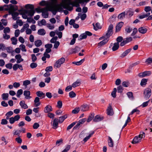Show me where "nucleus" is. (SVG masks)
<instances>
[{
	"mask_svg": "<svg viewBox=\"0 0 152 152\" xmlns=\"http://www.w3.org/2000/svg\"><path fill=\"white\" fill-rule=\"evenodd\" d=\"M13 112L11 111L7 113L5 115L6 116V119L7 120L9 119V118H9V117L13 115Z\"/></svg>",
	"mask_w": 152,
	"mask_h": 152,
	"instance_id": "f704fd0d",
	"label": "nucleus"
},
{
	"mask_svg": "<svg viewBox=\"0 0 152 152\" xmlns=\"http://www.w3.org/2000/svg\"><path fill=\"white\" fill-rule=\"evenodd\" d=\"M9 94L7 93H3L1 95L2 99L3 100H7L8 99Z\"/></svg>",
	"mask_w": 152,
	"mask_h": 152,
	"instance_id": "c756f323",
	"label": "nucleus"
},
{
	"mask_svg": "<svg viewBox=\"0 0 152 152\" xmlns=\"http://www.w3.org/2000/svg\"><path fill=\"white\" fill-rule=\"evenodd\" d=\"M23 95L25 96V98L26 99H30L31 98L30 96V92L28 91H25L23 92Z\"/></svg>",
	"mask_w": 152,
	"mask_h": 152,
	"instance_id": "dca6fc26",
	"label": "nucleus"
},
{
	"mask_svg": "<svg viewBox=\"0 0 152 152\" xmlns=\"http://www.w3.org/2000/svg\"><path fill=\"white\" fill-rule=\"evenodd\" d=\"M108 145L110 147L113 146V142L112 138L110 137H108Z\"/></svg>",
	"mask_w": 152,
	"mask_h": 152,
	"instance_id": "c85d7f7f",
	"label": "nucleus"
},
{
	"mask_svg": "<svg viewBox=\"0 0 152 152\" xmlns=\"http://www.w3.org/2000/svg\"><path fill=\"white\" fill-rule=\"evenodd\" d=\"M46 22L45 20L44 19H42L41 21L39 22L38 23V25L39 26H42V25H45Z\"/></svg>",
	"mask_w": 152,
	"mask_h": 152,
	"instance_id": "58836bf2",
	"label": "nucleus"
},
{
	"mask_svg": "<svg viewBox=\"0 0 152 152\" xmlns=\"http://www.w3.org/2000/svg\"><path fill=\"white\" fill-rule=\"evenodd\" d=\"M28 16L26 11H25L22 14V17L24 19H27L28 18Z\"/></svg>",
	"mask_w": 152,
	"mask_h": 152,
	"instance_id": "680f3d73",
	"label": "nucleus"
},
{
	"mask_svg": "<svg viewBox=\"0 0 152 152\" xmlns=\"http://www.w3.org/2000/svg\"><path fill=\"white\" fill-rule=\"evenodd\" d=\"M69 96L70 98H73L75 97L76 94L73 91H71L69 93Z\"/></svg>",
	"mask_w": 152,
	"mask_h": 152,
	"instance_id": "8fccbe9b",
	"label": "nucleus"
},
{
	"mask_svg": "<svg viewBox=\"0 0 152 152\" xmlns=\"http://www.w3.org/2000/svg\"><path fill=\"white\" fill-rule=\"evenodd\" d=\"M15 57L17 60L16 62L17 64L20 63L23 61V59L22 58L21 55L20 54L16 55Z\"/></svg>",
	"mask_w": 152,
	"mask_h": 152,
	"instance_id": "4468645a",
	"label": "nucleus"
},
{
	"mask_svg": "<svg viewBox=\"0 0 152 152\" xmlns=\"http://www.w3.org/2000/svg\"><path fill=\"white\" fill-rule=\"evenodd\" d=\"M151 7L150 6H146L144 8V10L146 12H148L151 11Z\"/></svg>",
	"mask_w": 152,
	"mask_h": 152,
	"instance_id": "4d7b16f0",
	"label": "nucleus"
},
{
	"mask_svg": "<svg viewBox=\"0 0 152 152\" xmlns=\"http://www.w3.org/2000/svg\"><path fill=\"white\" fill-rule=\"evenodd\" d=\"M34 106L37 107L39 106L41 103L39 102V98L38 97H36L34 101Z\"/></svg>",
	"mask_w": 152,
	"mask_h": 152,
	"instance_id": "f3484780",
	"label": "nucleus"
},
{
	"mask_svg": "<svg viewBox=\"0 0 152 152\" xmlns=\"http://www.w3.org/2000/svg\"><path fill=\"white\" fill-rule=\"evenodd\" d=\"M119 47V44L118 42L115 43L112 48L113 51H115L118 49Z\"/></svg>",
	"mask_w": 152,
	"mask_h": 152,
	"instance_id": "bb28decb",
	"label": "nucleus"
},
{
	"mask_svg": "<svg viewBox=\"0 0 152 152\" xmlns=\"http://www.w3.org/2000/svg\"><path fill=\"white\" fill-rule=\"evenodd\" d=\"M56 34L58 35V37L60 39L62 38V33L61 32L58 31H56Z\"/></svg>",
	"mask_w": 152,
	"mask_h": 152,
	"instance_id": "69168bd1",
	"label": "nucleus"
},
{
	"mask_svg": "<svg viewBox=\"0 0 152 152\" xmlns=\"http://www.w3.org/2000/svg\"><path fill=\"white\" fill-rule=\"evenodd\" d=\"M20 49H21L23 52H26L27 50L26 49V47L23 44H21L20 45Z\"/></svg>",
	"mask_w": 152,
	"mask_h": 152,
	"instance_id": "c03bdc74",
	"label": "nucleus"
},
{
	"mask_svg": "<svg viewBox=\"0 0 152 152\" xmlns=\"http://www.w3.org/2000/svg\"><path fill=\"white\" fill-rule=\"evenodd\" d=\"M151 74V72L150 71H146L142 72L138 74L139 77H142L150 75Z\"/></svg>",
	"mask_w": 152,
	"mask_h": 152,
	"instance_id": "9d476101",
	"label": "nucleus"
},
{
	"mask_svg": "<svg viewBox=\"0 0 152 152\" xmlns=\"http://www.w3.org/2000/svg\"><path fill=\"white\" fill-rule=\"evenodd\" d=\"M92 35V34L88 31H86L85 33L82 34L79 36V40H81L86 38L87 36H91Z\"/></svg>",
	"mask_w": 152,
	"mask_h": 152,
	"instance_id": "0eeeda50",
	"label": "nucleus"
},
{
	"mask_svg": "<svg viewBox=\"0 0 152 152\" xmlns=\"http://www.w3.org/2000/svg\"><path fill=\"white\" fill-rule=\"evenodd\" d=\"M118 91L119 93H121L123 90V87L121 86H120L117 87Z\"/></svg>",
	"mask_w": 152,
	"mask_h": 152,
	"instance_id": "774afa93",
	"label": "nucleus"
},
{
	"mask_svg": "<svg viewBox=\"0 0 152 152\" xmlns=\"http://www.w3.org/2000/svg\"><path fill=\"white\" fill-rule=\"evenodd\" d=\"M79 47L76 46L75 48L72 49L71 50V52L72 53H75L78 50Z\"/></svg>",
	"mask_w": 152,
	"mask_h": 152,
	"instance_id": "6e6d98bb",
	"label": "nucleus"
},
{
	"mask_svg": "<svg viewBox=\"0 0 152 152\" xmlns=\"http://www.w3.org/2000/svg\"><path fill=\"white\" fill-rule=\"evenodd\" d=\"M7 52L9 53H12V52H14L12 48L11 47H9L6 48Z\"/></svg>",
	"mask_w": 152,
	"mask_h": 152,
	"instance_id": "603ef678",
	"label": "nucleus"
},
{
	"mask_svg": "<svg viewBox=\"0 0 152 152\" xmlns=\"http://www.w3.org/2000/svg\"><path fill=\"white\" fill-rule=\"evenodd\" d=\"M89 105L83 104L81 106L80 109L81 111L83 112L89 110Z\"/></svg>",
	"mask_w": 152,
	"mask_h": 152,
	"instance_id": "f8f14e48",
	"label": "nucleus"
},
{
	"mask_svg": "<svg viewBox=\"0 0 152 152\" xmlns=\"http://www.w3.org/2000/svg\"><path fill=\"white\" fill-rule=\"evenodd\" d=\"M80 110V108L79 107H76L72 111V113L74 114H76L78 113Z\"/></svg>",
	"mask_w": 152,
	"mask_h": 152,
	"instance_id": "a18cd8bd",
	"label": "nucleus"
},
{
	"mask_svg": "<svg viewBox=\"0 0 152 152\" xmlns=\"http://www.w3.org/2000/svg\"><path fill=\"white\" fill-rule=\"evenodd\" d=\"M113 24L110 25L108 28L107 31L106 33V36L107 38H109V37L112 35L113 34Z\"/></svg>",
	"mask_w": 152,
	"mask_h": 152,
	"instance_id": "39448f33",
	"label": "nucleus"
},
{
	"mask_svg": "<svg viewBox=\"0 0 152 152\" xmlns=\"http://www.w3.org/2000/svg\"><path fill=\"white\" fill-rule=\"evenodd\" d=\"M67 115L66 114L63 116H62L59 117V122L60 123H62L64 120L67 118Z\"/></svg>",
	"mask_w": 152,
	"mask_h": 152,
	"instance_id": "473e14b6",
	"label": "nucleus"
},
{
	"mask_svg": "<svg viewBox=\"0 0 152 152\" xmlns=\"http://www.w3.org/2000/svg\"><path fill=\"white\" fill-rule=\"evenodd\" d=\"M151 90L149 88H146L144 92V97L145 98L148 99L151 95Z\"/></svg>",
	"mask_w": 152,
	"mask_h": 152,
	"instance_id": "6e6552de",
	"label": "nucleus"
},
{
	"mask_svg": "<svg viewBox=\"0 0 152 152\" xmlns=\"http://www.w3.org/2000/svg\"><path fill=\"white\" fill-rule=\"evenodd\" d=\"M123 25V23L122 22H120L117 24L116 27L115 28V31L116 32H118L120 30Z\"/></svg>",
	"mask_w": 152,
	"mask_h": 152,
	"instance_id": "412c9836",
	"label": "nucleus"
},
{
	"mask_svg": "<svg viewBox=\"0 0 152 152\" xmlns=\"http://www.w3.org/2000/svg\"><path fill=\"white\" fill-rule=\"evenodd\" d=\"M94 113L91 114V115L89 116L88 118L87 119V122H89L91 121L92 118L94 117Z\"/></svg>",
	"mask_w": 152,
	"mask_h": 152,
	"instance_id": "49530a36",
	"label": "nucleus"
},
{
	"mask_svg": "<svg viewBox=\"0 0 152 152\" xmlns=\"http://www.w3.org/2000/svg\"><path fill=\"white\" fill-rule=\"evenodd\" d=\"M42 42L40 40H37L35 41V45L37 47H39L42 44Z\"/></svg>",
	"mask_w": 152,
	"mask_h": 152,
	"instance_id": "72a5a7b5",
	"label": "nucleus"
},
{
	"mask_svg": "<svg viewBox=\"0 0 152 152\" xmlns=\"http://www.w3.org/2000/svg\"><path fill=\"white\" fill-rule=\"evenodd\" d=\"M70 145H67L65 147V148L61 152H67L70 149Z\"/></svg>",
	"mask_w": 152,
	"mask_h": 152,
	"instance_id": "13d9d810",
	"label": "nucleus"
},
{
	"mask_svg": "<svg viewBox=\"0 0 152 152\" xmlns=\"http://www.w3.org/2000/svg\"><path fill=\"white\" fill-rule=\"evenodd\" d=\"M116 88H115L113 89V91L111 93V95L113 98H115L116 96Z\"/></svg>",
	"mask_w": 152,
	"mask_h": 152,
	"instance_id": "864d4df0",
	"label": "nucleus"
},
{
	"mask_svg": "<svg viewBox=\"0 0 152 152\" xmlns=\"http://www.w3.org/2000/svg\"><path fill=\"white\" fill-rule=\"evenodd\" d=\"M89 0H62L61 3L56 4V2H45L42 1L40 3L41 5L45 7L44 8L48 9L49 11H51L54 15H56L57 12L62 11L63 8L67 9L69 10H72L73 7H78L79 3L88 2Z\"/></svg>",
	"mask_w": 152,
	"mask_h": 152,
	"instance_id": "f257e3e1",
	"label": "nucleus"
},
{
	"mask_svg": "<svg viewBox=\"0 0 152 152\" xmlns=\"http://www.w3.org/2000/svg\"><path fill=\"white\" fill-rule=\"evenodd\" d=\"M13 19L14 20H16L19 18L18 17L19 13L18 12H13L12 14Z\"/></svg>",
	"mask_w": 152,
	"mask_h": 152,
	"instance_id": "a878e982",
	"label": "nucleus"
},
{
	"mask_svg": "<svg viewBox=\"0 0 152 152\" xmlns=\"http://www.w3.org/2000/svg\"><path fill=\"white\" fill-rule=\"evenodd\" d=\"M150 15V12H148L146 14H143L139 16V18L140 19H142L148 17Z\"/></svg>",
	"mask_w": 152,
	"mask_h": 152,
	"instance_id": "e433bc0d",
	"label": "nucleus"
},
{
	"mask_svg": "<svg viewBox=\"0 0 152 152\" xmlns=\"http://www.w3.org/2000/svg\"><path fill=\"white\" fill-rule=\"evenodd\" d=\"M47 27L50 30H53L55 28L54 25L50 23H47L46 24Z\"/></svg>",
	"mask_w": 152,
	"mask_h": 152,
	"instance_id": "ea45409f",
	"label": "nucleus"
},
{
	"mask_svg": "<svg viewBox=\"0 0 152 152\" xmlns=\"http://www.w3.org/2000/svg\"><path fill=\"white\" fill-rule=\"evenodd\" d=\"M132 30V28L128 26L126 27L125 31L126 33H129Z\"/></svg>",
	"mask_w": 152,
	"mask_h": 152,
	"instance_id": "de8ad7c7",
	"label": "nucleus"
},
{
	"mask_svg": "<svg viewBox=\"0 0 152 152\" xmlns=\"http://www.w3.org/2000/svg\"><path fill=\"white\" fill-rule=\"evenodd\" d=\"M145 133L144 132H140L138 136H137L134 137L133 139L132 143L133 144L139 143L141 141L142 139L145 136Z\"/></svg>",
	"mask_w": 152,
	"mask_h": 152,
	"instance_id": "f03ea898",
	"label": "nucleus"
},
{
	"mask_svg": "<svg viewBox=\"0 0 152 152\" xmlns=\"http://www.w3.org/2000/svg\"><path fill=\"white\" fill-rule=\"evenodd\" d=\"M15 141L18 143L21 144L22 142V140L20 136L18 137L15 139Z\"/></svg>",
	"mask_w": 152,
	"mask_h": 152,
	"instance_id": "5fc2aeb1",
	"label": "nucleus"
},
{
	"mask_svg": "<svg viewBox=\"0 0 152 152\" xmlns=\"http://www.w3.org/2000/svg\"><path fill=\"white\" fill-rule=\"evenodd\" d=\"M37 95V97H39L41 98L42 99L45 97V93H43L41 91H38L36 92Z\"/></svg>",
	"mask_w": 152,
	"mask_h": 152,
	"instance_id": "5701e85b",
	"label": "nucleus"
},
{
	"mask_svg": "<svg viewBox=\"0 0 152 152\" xmlns=\"http://www.w3.org/2000/svg\"><path fill=\"white\" fill-rule=\"evenodd\" d=\"M80 84V80H77L76 81L74 82L72 85V86L73 88L79 86Z\"/></svg>",
	"mask_w": 152,
	"mask_h": 152,
	"instance_id": "2f4dec72",
	"label": "nucleus"
},
{
	"mask_svg": "<svg viewBox=\"0 0 152 152\" xmlns=\"http://www.w3.org/2000/svg\"><path fill=\"white\" fill-rule=\"evenodd\" d=\"M62 103L61 101H59L58 102L57 107L58 108L60 109L62 107Z\"/></svg>",
	"mask_w": 152,
	"mask_h": 152,
	"instance_id": "bf43d9fd",
	"label": "nucleus"
},
{
	"mask_svg": "<svg viewBox=\"0 0 152 152\" xmlns=\"http://www.w3.org/2000/svg\"><path fill=\"white\" fill-rule=\"evenodd\" d=\"M93 25L94 27V29L96 31H97L99 29H101L102 28L100 23H96L95 25L93 23Z\"/></svg>",
	"mask_w": 152,
	"mask_h": 152,
	"instance_id": "cd10ccee",
	"label": "nucleus"
},
{
	"mask_svg": "<svg viewBox=\"0 0 152 152\" xmlns=\"http://www.w3.org/2000/svg\"><path fill=\"white\" fill-rule=\"evenodd\" d=\"M25 7L26 8H30L31 9L30 10H26L27 13L28 14V15L31 17L33 16L35 12L34 10L33 9V6L29 4H27L25 6Z\"/></svg>",
	"mask_w": 152,
	"mask_h": 152,
	"instance_id": "7ed1b4c3",
	"label": "nucleus"
},
{
	"mask_svg": "<svg viewBox=\"0 0 152 152\" xmlns=\"http://www.w3.org/2000/svg\"><path fill=\"white\" fill-rule=\"evenodd\" d=\"M11 41H12V44L13 45H16L17 44V39L15 37H13L11 38Z\"/></svg>",
	"mask_w": 152,
	"mask_h": 152,
	"instance_id": "c9c22d12",
	"label": "nucleus"
},
{
	"mask_svg": "<svg viewBox=\"0 0 152 152\" xmlns=\"http://www.w3.org/2000/svg\"><path fill=\"white\" fill-rule=\"evenodd\" d=\"M58 39V37L56 36L53 37L50 40V42L52 43H55L56 42Z\"/></svg>",
	"mask_w": 152,
	"mask_h": 152,
	"instance_id": "338daca9",
	"label": "nucleus"
},
{
	"mask_svg": "<svg viewBox=\"0 0 152 152\" xmlns=\"http://www.w3.org/2000/svg\"><path fill=\"white\" fill-rule=\"evenodd\" d=\"M20 133L21 131L20 130H15L13 133V134L14 136L16 135L18 137H19L20 136Z\"/></svg>",
	"mask_w": 152,
	"mask_h": 152,
	"instance_id": "37998d69",
	"label": "nucleus"
},
{
	"mask_svg": "<svg viewBox=\"0 0 152 152\" xmlns=\"http://www.w3.org/2000/svg\"><path fill=\"white\" fill-rule=\"evenodd\" d=\"M131 50L132 49L131 48H129L127 50L121 55L120 57L121 58H124L130 52Z\"/></svg>",
	"mask_w": 152,
	"mask_h": 152,
	"instance_id": "6ab92c4d",
	"label": "nucleus"
},
{
	"mask_svg": "<svg viewBox=\"0 0 152 152\" xmlns=\"http://www.w3.org/2000/svg\"><path fill=\"white\" fill-rule=\"evenodd\" d=\"M109 39H105L98 44V46L100 47L105 45L108 42Z\"/></svg>",
	"mask_w": 152,
	"mask_h": 152,
	"instance_id": "393cba45",
	"label": "nucleus"
},
{
	"mask_svg": "<svg viewBox=\"0 0 152 152\" xmlns=\"http://www.w3.org/2000/svg\"><path fill=\"white\" fill-rule=\"evenodd\" d=\"M103 119V117H101L99 115H96L93 119V121L95 122L100 121Z\"/></svg>",
	"mask_w": 152,
	"mask_h": 152,
	"instance_id": "4be33fe9",
	"label": "nucleus"
},
{
	"mask_svg": "<svg viewBox=\"0 0 152 152\" xmlns=\"http://www.w3.org/2000/svg\"><path fill=\"white\" fill-rule=\"evenodd\" d=\"M20 118V115H17L14 117H11L9 118V122L11 124H13L15 121H18Z\"/></svg>",
	"mask_w": 152,
	"mask_h": 152,
	"instance_id": "1a4fd4ad",
	"label": "nucleus"
},
{
	"mask_svg": "<svg viewBox=\"0 0 152 152\" xmlns=\"http://www.w3.org/2000/svg\"><path fill=\"white\" fill-rule=\"evenodd\" d=\"M20 105L21 107L23 109H26L28 108V106L25 103L24 101L22 100L20 102Z\"/></svg>",
	"mask_w": 152,
	"mask_h": 152,
	"instance_id": "b1692460",
	"label": "nucleus"
},
{
	"mask_svg": "<svg viewBox=\"0 0 152 152\" xmlns=\"http://www.w3.org/2000/svg\"><path fill=\"white\" fill-rule=\"evenodd\" d=\"M147 31V28L144 27H142L139 28L138 29L139 32L142 34L145 33Z\"/></svg>",
	"mask_w": 152,
	"mask_h": 152,
	"instance_id": "aec40b11",
	"label": "nucleus"
},
{
	"mask_svg": "<svg viewBox=\"0 0 152 152\" xmlns=\"http://www.w3.org/2000/svg\"><path fill=\"white\" fill-rule=\"evenodd\" d=\"M76 124V122H74L72 123L67 126V129L68 130L70 129L75 124Z\"/></svg>",
	"mask_w": 152,
	"mask_h": 152,
	"instance_id": "0e129e2a",
	"label": "nucleus"
},
{
	"mask_svg": "<svg viewBox=\"0 0 152 152\" xmlns=\"http://www.w3.org/2000/svg\"><path fill=\"white\" fill-rule=\"evenodd\" d=\"M58 121L57 118H55L53 121V123L52 126L53 128L56 129L58 127Z\"/></svg>",
	"mask_w": 152,
	"mask_h": 152,
	"instance_id": "a211bd4d",
	"label": "nucleus"
},
{
	"mask_svg": "<svg viewBox=\"0 0 152 152\" xmlns=\"http://www.w3.org/2000/svg\"><path fill=\"white\" fill-rule=\"evenodd\" d=\"M107 113L108 115H113V110L111 105L110 104H109V106L108 107L107 109Z\"/></svg>",
	"mask_w": 152,
	"mask_h": 152,
	"instance_id": "ddd939ff",
	"label": "nucleus"
},
{
	"mask_svg": "<svg viewBox=\"0 0 152 152\" xmlns=\"http://www.w3.org/2000/svg\"><path fill=\"white\" fill-rule=\"evenodd\" d=\"M31 83L30 81L29 80H26L23 82V85L26 87L27 85Z\"/></svg>",
	"mask_w": 152,
	"mask_h": 152,
	"instance_id": "e2e57ef3",
	"label": "nucleus"
},
{
	"mask_svg": "<svg viewBox=\"0 0 152 152\" xmlns=\"http://www.w3.org/2000/svg\"><path fill=\"white\" fill-rule=\"evenodd\" d=\"M52 108L50 105H47L44 108V112L45 113H49L52 111Z\"/></svg>",
	"mask_w": 152,
	"mask_h": 152,
	"instance_id": "2eb2a0df",
	"label": "nucleus"
},
{
	"mask_svg": "<svg viewBox=\"0 0 152 152\" xmlns=\"http://www.w3.org/2000/svg\"><path fill=\"white\" fill-rule=\"evenodd\" d=\"M65 59L64 58L62 57L58 59L54 65V67L59 68L60 67L61 64H63L65 61Z\"/></svg>",
	"mask_w": 152,
	"mask_h": 152,
	"instance_id": "20e7f679",
	"label": "nucleus"
},
{
	"mask_svg": "<svg viewBox=\"0 0 152 152\" xmlns=\"http://www.w3.org/2000/svg\"><path fill=\"white\" fill-rule=\"evenodd\" d=\"M12 6V4H10L9 5H5L3 6L0 7V11H7L9 10Z\"/></svg>",
	"mask_w": 152,
	"mask_h": 152,
	"instance_id": "9b49d317",
	"label": "nucleus"
},
{
	"mask_svg": "<svg viewBox=\"0 0 152 152\" xmlns=\"http://www.w3.org/2000/svg\"><path fill=\"white\" fill-rule=\"evenodd\" d=\"M127 95L128 97L131 99L133 100L134 97L133 96V94L132 92H129L127 93Z\"/></svg>",
	"mask_w": 152,
	"mask_h": 152,
	"instance_id": "79ce46f5",
	"label": "nucleus"
},
{
	"mask_svg": "<svg viewBox=\"0 0 152 152\" xmlns=\"http://www.w3.org/2000/svg\"><path fill=\"white\" fill-rule=\"evenodd\" d=\"M37 33L39 35L43 36L45 34L46 31L44 29H41L38 30Z\"/></svg>",
	"mask_w": 152,
	"mask_h": 152,
	"instance_id": "7c9ffc66",
	"label": "nucleus"
},
{
	"mask_svg": "<svg viewBox=\"0 0 152 152\" xmlns=\"http://www.w3.org/2000/svg\"><path fill=\"white\" fill-rule=\"evenodd\" d=\"M23 93V90L22 89L18 90L17 92V96L18 97H20V95L22 94Z\"/></svg>",
	"mask_w": 152,
	"mask_h": 152,
	"instance_id": "09e8293b",
	"label": "nucleus"
},
{
	"mask_svg": "<svg viewBox=\"0 0 152 152\" xmlns=\"http://www.w3.org/2000/svg\"><path fill=\"white\" fill-rule=\"evenodd\" d=\"M148 81V79H146L143 78L142 79L140 83V85L142 86H145L147 83Z\"/></svg>",
	"mask_w": 152,
	"mask_h": 152,
	"instance_id": "4c0bfd02",
	"label": "nucleus"
},
{
	"mask_svg": "<svg viewBox=\"0 0 152 152\" xmlns=\"http://www.w3.org/2000/svg\"><path fill=\"white\" fill-rule=\"evenodd\" d=\"M40 11L42 13V15L44 18H46L48 17V11H49L48 9L46 8H41L40 9Z\"/></svg>",
	"mask_w": 152,
	"mask_h": 152,
	"instance_id": "423d86ee",
	"label": "nucleus"
},
{
	"mask_svg": "<svg viewBox=\"0 0 152 152\" xmlns=\"http://www.w3.org/2000/svg\"><path fill=\"white\" fill-rule=\"evenodd\" d=\"M129 83L128 81H125L122 82V86L125 87H127L129 86Z\"/></svg>",
	"mask_w": 152,
	"mask_h": 152,
	"instance_id": "3c124183",
	"label": "nucleus"
},
{
	"mask_svg": "<svg viewBox=\"0 0 152 152\" xmlns=\"http://www.w3.org/2000/svg\"><path fill=\"white\" fill-rule=\"evenodd\" d=\"M78 15L80 16V18L81 20H83L85 19L86 17V15L85 14H84L82 15L80 13L78 14Z\"/></svg>",
	"mask_w": 152,
	"mask_h": 152,
	"instance_id": "052dcab7",
	"label": "nucleus"
},
{
	"mask_svg": "<svg viewBox=\"0 0 152 152\" xmlns=\"http://www.w3.org/2000/svg\"><path fill=\"white\" fill-rule=\"evenodd\" d=\"M125 12H124L120 14L118 16V18L119 19H122L125 18Z\"/></svg>",
	"mask_w": 152,
	"mask_h": 152,
	"instance_id": "a19ab883",
	"label": "nucleus"
}]
</instances>
